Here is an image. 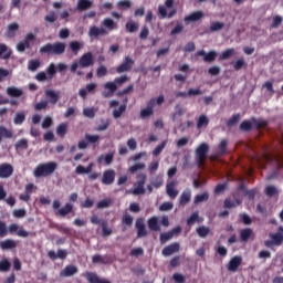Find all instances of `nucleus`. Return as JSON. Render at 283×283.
Returning a JSON list of instances; mask_svg holds the SVG:
<instances>
[{"mask_svg":"<svg viewBox=\"0 0 283 283\" xmlns=\"http://www.w3.org/2000/svg\"><path fill=\"white\" fill-rule=\"evenodd\" d=\"M274 243V247H282L283 244V226L279 227V232L269 234Z\"/></svg>","mask_w":283,"mask_h":283,"instance_id":"nucleus-16","label":"nucleus"},{"mask_svg":"<svg viewBox=\"0 0 283 283\" xmlns=\"http://www.w3.org/2000/svg\"><path fill=\"white\" fill-rule=\"evenodd\" d=\"M12 269V263L8 259L0 260V273H8Z\"/></svg>","mask_w":283,"mask_h":283,"instance_id":"nucleus-33","label":"nucleus"},{"mask_svg":"<svg viewBox=\"0 0 283 283\" xmlns=\"http://www.w3.org/2000/svg\"><path fill=\"white\" fill-rule=\"evenodd\" d=\"M52 207L53 210L56 211L55 216H60L61 218H65V216L74 211V206L70 202L65 203L64 207L61 208V201L54 200Z\"/></svg>","mask_w":283,"mask_h":283,"instance_id":"nucleus-8","label":"nucleus"},{"mask_svg":"<svg viewBox=\"0 0 283 283\" xmlns=\"http://www.w3.org/2000/svg\"><path fill=\"white\" fill-rule=\"evenodd\" d=\"M196 231L199 238H207V235L211 233V229H209V227H206V226L198 227Z\"/></svg>","mask_w":283,"mask_h":283,"instance_id":"nucleus-35","label":"nucleus"},{"mask_svg":"<svg viewBox=\"0 0 283 283\" xmlns=\"http://www.w3.org/2000/svg\"><path fill=\"white\" fill-rule=\"evenodd\" d=\"M85 140L86 143H88V145H94L95 143H98V140H101V136L85 134Z\"/></svg>","mask_w":283,"mask_h":283,"instance_id":"nucleus-48","label":"nucleus"},{"mask_svg":"<svg viewBox=\"0 0 283 283\" xmlns=\"http://www.w3.org/2000/svg\"><path fill=\"white\" fill-rule=\"evenodd\" d=\"M207 125H209V117L201 115L197 122L198 129H202V127H207Z\"/></svg>","mask_w":283,"mask_h":283,"instance_id":"nucleus-44","label":"nucleus"},{"mask_svg":"<svg viewBox=\"0 0 283 283\" xmlns=\"http://www.w3.org/2000/svg\"><path fill=\"white\" fill-rule=\"evenodd\" d=\"M59 164L55 161H49L45 164H39L33 170L34 178H46V176H52L56 171Z\"/></svg>","mask_w":283,"mask_h":283,"instance_id":"nucleus-3","label":"nucleus"},{"mask_svg":"<svg viewBox=\"0 0 283 283\" xmlns=\"http://www.w3.org/2000/svg\"><path fill=\"white\" fill-rule=\"evenodd\" d=\"M195 154L198 167H203L205 160H207V156L209 155V144H200L195 150Z\"/></svg>","mask_w":283,"mask_h":283,"instance_id":"nucleus-7","label":"nucleus"},{"mask_svg":"<svg viewBox=\"0 0 283 283\" xmlns=\"http://www.w3.org/2000/svg\"><path fill=\"white\" fill-rule=\"evenodd\" d=\"M14 174V167L11 164H0V178H10Z\"/></svg>","mask_w":283,"mask_h":283,"instance_id":"nucleus-13","label":"nucleus"},{"mask_svg":"<svg viewBox=\"0 0 283 283\" xmlns=\"http://www.w3.org/2000/svg\"><path fill=\"white\" fill-rule=\"evenodd\" d=\"M145 182H147V175L139 174L137 175V187L134 189L133 193L135 196H145Z\"/></svg>","mask_w":283,"mask_h":283,"instance_id":"nucleus-9","label":"nucleus"},{"mask_svg":"<svg viewBox=\"0 0 283 283\" xmlns=\"http://www.w3.org/2000/svg\"><path fill=\"white\" fill-rule=\"evenodd\" d=\"M46 74L49 75V78H54L56 74V65L54 63H51L46 69Z\"/></svg>","mask_w":283,"mask_h":283,"instance_id":"nucleus-62","label":"nucleus"},{"mask_svg":"<svg viewBox=\"0 0 283 283\" xmlns=\"http://www.w3.org/2000/svg\"><path fill=\"white\" fill-rule=\"evenodd\" d=\"M101 123L102 124L95 128V132H105V129H107L109 127V125L112 124V120L101 119Z\"/></svg>","mask_w":283,"mask_h":283,"instance_id":"nucleus-46","label":"nucleus"},{"mask_svg":"<svg viewBox=\"0 0 283 283\" xmlns=\"http://www.w3.org/2000/svg\"><path fill=\"white\" fill-rule=\"evenodd\" d=\"M93 2L91 0H77L76 10L77 12H85L92 8Z\"/></svg>","mask_w":283,"mask_h":283,"instance_id":"nucleus-27","label":"nucleus"},{"mask_svg":"<svg viewBox=\"0 0 283 283\" xmlns=\"http://www.w3.org/2000/svg\"><path fill=\"white\" fill-rule=\"evenodd\" d=\"M280 191H277V188L275 186H266L265 187V195L268 198H273V196H277Z\"/></svg>","mask_w":283,"mask_h":283,"instance_id":"nucleus-43","label":"nucleus"},{"mask_svg":"<svg viewBox=\"0 0 283 283\" xmlns=\"http://www.w3.org/2000/svg\"><path fill=\"white\" fill-rule=\"evenodd\" d=\"M244 67H247V61H244L242 57L233 63V70H235V72H240V70H243Z\"/></svg>","mask_w":283,"mask_h":283,"instance_id":"nucleus-40","label":"nucleus"},{"mask_svg":"<svg viewBox=\"0 0 283 283\" xmlns=\"http://www.w3.org/2000/svg\"><path fill=\"white\" fill-rule=\"evenodd\" d=\"M167 8H174V0H166L165 1V6L160 4L158 7V17L159 19H174V17H176V14H178V10L176 9H171L169 11V13H167Z\"/></svg>","mask_w":283,"mask_h":283,"instance_id":"nucleus-6","label":"nucleus"},{"mask_svg":"<svg viewBox=\"0 0 283 283\" xmlns=\"http://www.w3.org/2000/svg\"><path fill=\"white\" fill-rule=\"evenodd\" d=\"M202 17H205V13H202V11H197V12L190 13L189 15H186L184 21L186 23H191V22L200 21Z\"/></svg>","mask_w":283,"mask_h":283,"instance_id":"nucleus-26","label":"nucleus"},{"mask_svg":"<svg viewBox=\"0 0 283 283\" xmlns=\"http://www.w3.org/2000/svg\"><path fill=\"white\" fill-rule=\"evenodd\" d=\"M9 76H12V72L8 69L0 67V83H3Z\"/></svg>","mask_w":283,"mask_h":283,"instance_id":"nucleus-47","label":"nucleus"},{"mask_svg":"<svg viewBox=\"0 0 283 283\" xmlns=\"http://www.w3.org/2000/svg\"><path fill=\"white\" fill-rule=\"evenodd\" d=\"M44 94L46 98H50L49 103H51V105H56V103H59V99L61 98L59 92H55L53 90H46Z\"/></svg>","mask_w":283,"mask_h":283,"instance_id":"nucleus-23","label":"nucleus"},{"mask_svg":"<svg viewBox=\"0 0 283 283\" xmlns=\"http://www.w3.org/2000/svg\"><path fill=\"white\" fill-rule=\"evenodd\" d=\"M40 54H53L54 56H61V54H65V43H46L40 48Z\"/></svg>","mask_w":283,"mask_h":283,"instance_id":"nucleus-4","label":"nucleus"},{"mask_svg":"<svg viewBox=\"0 0 283 283\" xmlns=\"http://www.w3.org/2000/svg\"><path fill=\"white\" fill-rule=\"evenodd\" d=\"M229 145V142L227 139H222L218 146L220 156H224L227 154V147Z\"/></svg>","mask_w":283,"mask_h":283,"instance_id":"nucleus-52","label":"nucleus"},{"mask_svg":"<svg viewBox=\"0 0 283 283\" xmlns=\"http://www.w3.org/2000/svg\"><path fill=\"white\" fill-rule=\"evenodd\" d=\"M134 59L129 56H125L122 64H119L116 67V73L117 74H124V72H132V69L134 67Z\"/></svg>","mask_w":283,"mask_h":283,"instance_id":"nucleus-10","label":"nucleus"},{"mask_svg":"<svg viewBox=\"0 0 283 283\" xmlns=\"http://www.w3.org/2000/svg\"><path fill=\"white\" fill-rule=\"evenodd\" d=\"M135 227L137 229V238H147V228L143 219H137Z\"/></svg>","mask_w":283,"mask_h":283,"instance_id":"nucleus-18","label":"nucleus"},{"mask_svg":"<svg viewBox=\"0 0 283 283\" xmlns=\"http://www.w3.org/2000/svg\"><path fill=\"white\" fill-rule=\"evenodd\" d=\"M14 125H23L25 123V112H17L13 118Z\"/></svg>","mask_w":283,"mask_h":283,"instance_id":"nucleus-32","label":"nucleus"},{"mask_svg":"<svg viewBox=\"0 0 283 283\" xmlns=\"http://www.w3.org/2000/svg\"><path fill=\"white\" fill-rule=\"evenodd\" d=\"M241 264H242V256L235 255L229 261L227 269L228 271H230V273H235V271L240 269Z\"/></svg>","mask_w":283,"mask_h":283,"instance_id":"nucleus-12","label":"nucleus"},{"mask_svg":"<svg viewBox=\"0 0 283 283\" xmlns=\"http://www.w3.org/2000/svg\"><path fill=\"white\" fill-rule=\"evenodd\" d=\"M224 28V22H212L210 25V32H220Z\"/></svg>","mask_w":283,"mask_h":283,"instance_id":"nucleus-57","label":"nucleus"},{"mask_svg":"<svg viewBox=\"0 0 283 283\" xmlns=\"http://www.w3.org/2000/svg\"><path fill=\"white\" fill-rule=\"evenodd\" d=\"M140 118H149L150 116H154V111L151 108H144L139 113Z\"/></svg>","mask_w":283,"mask_h":283,"instance_id":"nucleus-60","label":"nucleus"},{"mask_svg":"<svg viewBox=\"0 0 283 283\" xmlns=\"http://www.w3.org/2000/svg\"><path fill=\"white\" fill-rule=\"evenodd\" d=\"M102 25L104 28L96 25L91 27L88 30V36L91 39H98V36H107L109 32L118 30V23H116L112 18H105L102 21Z\"/></svg>","mask_w":283,"mask_h":283,"instance_id":"nucleus-1","label":"nucleus"},{"mask_svg":"<svg viewBox=\"0 0 283 283\" xmlns=\"http://www.w3.org/2000/svg\"><path fill=\"white\" fill-rule=\"evenodd\" d=\"M252 235H253V230L251 228H245L240 231L241 242H249Z\"/></svg>","mask_w":283,"mask_h":283,"instance_id":"nucleus-30","label":"nucleus"},{"mask_svg":"<svg viewBox=\"0 0 283 283\" xmlns=\"http://www.w3.org/2000/svg\"><path fill=\"white\" fill-rule=\"evenodd\" d=\"M209 200V192L197 195L193 200V205H200V202H207Z\"/></svg>","mask_w":283,"mask_h":283,"instance_id":"nucleus-37","label":"nucleus"},{"mask_svg":"<svg viewBox=\"0 0 283 283\" xmlns=\"http://www.w3.org/2000/svg\"><path fill=\"white\" fill-rule=\"evenodd\" d=\"M56 134L60 136V138H63L65 134H67V124L62 123L56 127Z\"/></svg>","mask_w":283,"mask_h":283,"instance_id":"nucleus-45","label":"nucleus"},{"mask_svg":"<svg viewBox=\"0 0 283 283\" xmlns=\"http://www.w3.org/2000/svg\"><path fill=\"white\" fill-rule=\"evenodd\" d=\"M0 249H2V251H10L12 249H17V241L12 239H6L4 241L0 242Z\"/></svg>","mask_w":283,"mask_h":283,"instance_id":"nucleus-25","label":"nucleus"},{"mask_svg":"<svg viewBox=\"0 0 283 283\" xmlns=\"http://www.w3.org/2000/svg\"><path fill=\"white\" fill-rule=\"evenodd\" d=\"M191 202V191L189 189H186L182 191L179 203L181 207H186V205H189Z\"/></svg>","mask_w":283,"mask_h":283,"instance_id":"nucleus-29","label":"nucleus"},{"mask_svg":"<svg viewBox=\"0 0 283 283\" xmlns=\"http://www.w3.org/2000/svg\"><path fill=\"white\" fill-rule=\"evenodd\" d=\"M7 94L11 98H21V96H23V90L17 87V86H9V87H7Z\"/></svg>","mask_w":283,"mask_h":283,"instance_id":"nucleus-24","label":"nucleus"},{"mask_svg":"<svg viewBox=\"0 0 283 283\" xmlns=\"http://www.w3.org/2000/svg\"><path fill=\"white\" fill-rule=\"evenodd\" d=\"M14 147L17 151H19V149H28V139H19Z\"/></svg>","mask_w":283,"mask_h":283,"instance_id":"nucleus-59","label":"nucleus"},{"mask_svg":"<svg viewBox=\"0 0 283 283\" xmlns=\"http://www.w3.org/2000/svg\"><path fill=\"white\" fill-rule=\"evenodd\" d=\"M166 191L169 198L172 200L178 197V190L176 189V181H170L166 186Z\"/></svg>","mask_w":283,"mask_h":283,"instance_id":"nucleus-28","label":"nucleus"},{"mask_svg":"<svg viewBox=\"0 0 283 283\" xmlns=\"http://www.w3.org/2000/svg\"><path fill=\"white\" fill-rule=\"evenodd\" d=\"M17 32H19V23L12 22L8 24L4 36H7V39H14V36H17Z\"/></svg>","mask_w":283,"mask_h":283,"instance_id":"nucleus-19","label":"nucleus"},{"mask_svg":"<svg viewBox=\"0 0 283 283\" xmlns=\"http://www.w3.org/2000/svg\"><path fill=\"white\" fill-rule=\"evenodd\" d=\"M269 122L253 117L251 120H243L240 124L241 132H251L252 129H264Z\"/></svg>","mask_w":283,"mask_h":283,"instance_id":"nucleus-5","label":"nucleus"},{"mask_svg":"<svg viewBox=\"0 0 283 283\" xmlns=\"http://www.w3.org/2000/svg\"><path fill=\"white\" fill-rule=\"evenodd\" d=\"M41 67V62L39 60H30L28 64V70L30 72H36Z\"/></svg>","mask_w":283,"mask_h":283,"instance_id":"nucleus-38","label":"nucleus"},{"mask_svg":"<svg viewBox=\"0 0 283 283\" xmlns=\"http://www.w3.org/2000/svg\"><path fill=\"white\" fill-rule=\"evenodd\" d=\"M96 75L98 78H103V76H107V67L105 65H99L96 70Z\"/></svg>","mask_w":283,"mask_h":283,"instance_id":"nucleus-61","label":"nucleus"},{"mask_svg":"<svg viewBox=\"0 0 283 283\" xmlns=\"http://www.w3.org/2000/svg\"><path fill=\"white\" fill-rule=\"evenodd\" d=\"M167 147V140H164L161 144L156 146V148L153 150V156H160L163 154V149Z\"/></svg>","mask_w":283,"mask_h":283,"instance_id":"nucleus-53","label":"nucleus"},{"mask_svg":"<svg viewBox=\"0 0 283 283\" xmlns=\"http://www.w3.org/2000/svg\"><path fill=\"white\" fill-rule=\"evenodd\" d=\"M94 65V54L92 52L84 53L78 61H74L71 64V72L72 74H77V76H83V71H77L78 67H82L83 70L87 67H92Z\"/></svg>","mask_w":283,"mask_h":283,"instance_id":"nucleus-2","label":"nucleus"},{"mask_svg":"<svg viewBox=\"0 0 283 283\" xmlns=\"http://www.w3.org/2000/svg\"><path fill=\"white\" fill-rule=\"evenodd\" d=\"M78 273V268L75 265H66L61 272L60 277H72V275H76Z\"/></svg>","mask_w":283,"mask_h":283,"instance_id":"nucleus-20","label":"nucleus"},{"mask_svg":"<svg viewBox=\"0 0 283 283\" xmlns=\"http://www.w3.org/2000/svg\"><path fill=\"white\" fill-rule=\"evenodd\" d=\"M178 251H180V243L175 242L165 247L161 253L165 258H169V255H174V253H178Z\"/></svg>","mask_w":283,"mask_h":283,"instance_id":"nucleus-14","label":"nucleus"},{"mask_svg":"<svg viewBox=\"0 0 283 283\" xmlns=\"http://www.w3.org/2000/svg\"><path fill=\"white\" fill-rule=\"evenodd\" d=\"M138 30V23L128 21L126 23V31H128L130 34H134Z\"/></svg>","mask_w":283,"mask_h":283,"instance_id":"nucleus-56","label":"nucleus"},{"mask_svg":"<svg viewBox=\"0 0 283 283\" xmlns=\"http://www.w3.org/2000/svg\"><path fill=\"white\" fill-rule=\"evenodd\" d=\"M127 81H129V76L127 75H122L119 77H115L114 78V83L116 85V87H120V85H125V83H127Z\"/></svg>","mask_w":283,"mask_h":283,"instance_id":"nucleus-51","label":"nucleus"},{"mask_svg":"<svg viewBox=\"0 0 283 283\" xmlns=\"http://www.w3.org/2000/svg\"><path fill=\"white\" fill-rule=\"evenodd\" d=\"M172 238H174V233H171V231H168V232L161 233L159 237V240L161 244H165V242H169V240H171Z\"/></svg>","mask_w":283,"mask_h":283,"instance_id":"nucleus-55","label":"nucleus"},{"mask_svg":"<svg viewBox=\"0 0 283 283\" xmlns=\"http://www.w3.org/2000/svg\"><path fill=\"white\" fill-rule=\"evenodd\" d=\"M124 112H127V105L122 104L117 109L113 111V117L120 118V116H123Z\"/></svg>","mask_w":283,"mask_h":283,"instance_id":"nucleus-42","label":"nucleus"},{"mask_svg":"<svg viewBox=\"0 0 283 283\" xmlns=\"http://www.w3.org/2000/svg\"><path fill=\"white\" fill-rule=\"evenodd\" d=\"M105 163V165H109L111 163H114V153H109L107 155H101L97 159V163Z\"/></svg>","mask_w":283,"mask_h":283,"instance_id":"nucleus-34","label":"nucleus"},{"mask_svg":"<svg viewBox=\"0 0 283 283\" xmlns=\"http://www.w3.org/2000/svg\"><path fill=\"white\" fill-rule=\"evenodd\" d=\"M196 222H200V214L198 211L193 212L188 219L187 224L188 227H191L192 224H196Z\"/></svg>","mask_w":283,"mask_h":283,"instance_id":"nucleus-39","label":"nucleus"},{"mask_svg":"<svg viewBox=\"0 0 283 283\" xmlns=\"http://www.w3.org/2000/svg\"><path fill=\"white\" fill-rule=\"evenodd\" d=\"M240 123V114H234L230 119L227 122V127H233V125H238Z\"/></svg>","mask_w":283,"mask_h":283,"instance_id":"nucleus-58","label":"nucleus"},{"mask_svg":"<svg viewBox=\"0 0 283 283\" xmlns=\"http://www.w3.org/2000/svg\"><path fill=\"white\" fill-rule=\"evenodd\" d=\"M69 46L74 54H78V52L81 51V48H83L78 41L70 42Z\"/></svg>","mask_w":283,"mask_h":283,"instance_id":"nucleus-50","label":"nucleus"},{"mask_svg":"<svg viewBox=\"0 0 283 283\" xmlns=\"http://www.w3.org/2000/svg\"><path fill=\"white\" fill-rule=\"evenodd\" d=\"M112 256L105 254V255H101V254H94L92 256V263L93 264H112Z\"/></svg>","mask_w":283,"mask_h":283,"instance_id":"nucleus-17","label":"nucleus"},{"mask_svg":"<svg viewBox=\"0 0 283 283\" xmlns=\"http://www.w3.org/2000/svg\"><path fill=\"white\" fill-rule=\"evenodd\" d=\"M12 56V51H8V45L0 44V59L8 61Z\"/></svg>","mask_w":283,"mask_h":283,"instance_id":"nucleus-31","label":"nucleus"},{"mask_svg":"<svg viewBox=\"0 0 283 283\" xmlns=\"http://www.w3.org/2000/svg\"><path fill=\"white\" fill-rule=\"evenodd\" d=\"M217 56H218V52L210 51V52L206 53L203 61H205V63H213V61H216Z\"/></svg>","mask_w":283,"mask_h":283,"instance_id":"nucleus-41","label":"nucleus"},{"mask_svg":"<svg viewBox=\"0 0 283 283\" xmlns=\"http://www.w3.org/2000/svg\"><path fill=\"white\" fill-rule=\"evenodd\" d=\"M9 232L17 233L19 238H28V235H30V232L25 231L24 229H19V226L17 223H12L9 226Z\"/></svg>","mask_w":283,"mask_h":283,"instance_id":"nucleus-22","label":"nucleus"},{"mask_svg":"<svg viewBox=\"0 0 283 283\" xmlns=\"http://www.w3.org/2000/svg\"><path fill=\"white\" fill-rule=\"evenodd\" d=\"M28 49H30V43L24 42V40L17 44L18 52H25V50H28Z\"/></svg>","mask_w":283,"mask_h":283,"instance_id":"nucleus-63","label":"nucleus"},{"mask_svg":"<svg viewBox=\"0 0 283 283\" xmlns=\"http://www.w3.org/2000/svg\"><path fill=\"white\" fill-rule=\"evenodd\" d=\"M117 8H119L120 10H129V8H132V1H129V0H119L117 2Z\"/></svg>","mask_w":283,"mask_h":283,"instance_id":"nucleus-54","label":"nucleus"},{"mask_svg":"<svg viewBox=\"0 0 283 283\" xmlns=\"http://www.w3.org/2000/svg\"><path fill=\"white\" fill-rule=\"evenodd\" d=\"M116 180V171L114 169H106L102 175V185H114Z\"/></svg>","mask_w":283,"mask_h":283,"instance_id":"nucleus-11","label":"nucleus"},{"mask_svg":"<svg viewBox=\"0 0 283 283\" xmlns=\"http://www.w3.org/2000/svg\"><path fill=\"white\" fill-rule=\"evenodd\" d=\"M239 205H241L240 200H237V203L235 201H231V199H226L223 201L224 209H235Z\"/></svg>","mask_w":283,"mask_h":283,"instance_id":"nucleus-49","label":"nucleus"},{"mask_svg":"<svg viewBox=\"0 0 283 283\" xmlns=\"http://www.w3.org/2000/svg\"><path fill=\"white\" fill-rule=\"evenodd\" d=\"M104 87H105V90H108V92H107V91H104V92L102 93V96H103L104 98H112V96H114V92H116V90H118V86H116V83H115V82H106V83L104 84Z\"/></svg>","mask_w":283,"mask_h":283,"instance_id":"nucleus-15","label":"nucleus"},{"mask_svg":"<svg viewBox=\"0 0 283 283\" xmlns=\"http://www.w3.org/2000/svg\"><path fill=\"white\" fill-rule=\"evenodd\" d=\"M149 231L158 232L160 231V222L157 216L150 217L147 220Z\"/></svg>","mask_w":283,"mask_h":283,"instance_id":"nucleus-21","label":"nucleus"},{"mask_svg":"<svg viewBox=\"0 0 283 283\" xmlns=\"http://www.w3.org/2000/svg\"><path fill=\"white\" fill-rule=\"evenodd\" d=\"M233 54H235V49H227L219 56V61H227V59H231V56H233Z\"/></svg>","mask_w":283,"mask_h":283,"instance_id":"nucleus-36","label":"nucleus"},{"mask_svg":"<svg viewBox=\"0 0 283 283\" xmlns=\"http://www.w3.org/2000/svg\"><path fill=\"white\" fill-rule=\"evenodd\" d=\"M172 280L175 283H185L186 282L185 275H182L180 273L172 274Z\"/></svg>","mask_w":283,"mask_h":283,"instance_id":"nucleus-64","label":"nucleus"}]
</instances>
